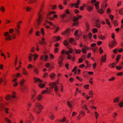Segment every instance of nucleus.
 Segmentation results:
<instances>
[{
  "label": "nucleus",
  "mask_w": 123,
  "mask_h": 123,
  "mask_svg": "<svg viewBox=\"0 0 123 123\" xmlns=\"http://www.w3.org/2000/svg\"><path fill=\"white\" fill-rule=\"evenodd\" d=\"M67 104L69 108H71L73 107L72 105L70 102L69 101H67Z\"/></svg>",
  "instance_id": "4be33fe9"
},
{
  "label": "nucleus",
  "mask_w": 123,
  "mask_h": 123,
  "mask_svg": "<svg viewBox=\"0 0 123 123\" xmlns=\"http://www.w3.org/2000/svg\"><path fill=\"white\" fill-rule=\"evenodd\" d=\"M5 108V105L3 104H0V110H1L2 109Z\"/></svg>",
  "instance_id": "a211bd4d"
},
{
  "label": "nucleus",
  "mask_w": 123,
  "mask_h": 123,
  "mask_svg": "<svg viewBox=\"0 0 123 123\" xmlns=\"http://www.w3.org/2000/svg\"><path fill=\"white\" fill-rule=\"evenodd\" d=\"M116 64L115 63H113L112 64H110L109 66L111 68H114V66H116Z\"/></svg>",
  "instance_id": "aec40b11"
},
{
  "label": "nucleus",
  "mask_w": 123,
  "mask_h": 123,
  "mask_svg": "<svg viewBox=\"0 0 123 123\" xmlns=\"http://www.w3.org/2000/svg\"><path fill=\"white\" fill-rule=\"evenodd\" d=\"M60 39V37H57L56 36H54L53 37V40H55L56 41H58Z\"/></svg>",
  "instance_id": "c85d7f7f"
},
{
  "label": "nucleus",
  "mask_w": 123,
  "mask_h": 123,
  "mask_svg": "<svg viewBox=\"0 0 123 123\" xmlns=\"http://www.w3.org/2000/svg\"><path fill=\"white\" fill-rule=\"evenodd\" d=\"M58 84V82H53L50 85V86H51L52 88H53L55 86L56 84Z\"/></svg>",
  "instance_id": "412c9836"
},
{
  "label": "nucleus",
  "mask_w": 123,
  "mask_h": 123,
  "mask_svg": "<svg viewBox=\"0 0 123 123\" xmlns=\"http://www.w3.org/2000/svg\"><path fill=\"white\" fill-rule=\"evenodd\" d=\"M15 94V92H13L12 96H11L10 95H8L6 96V99L7 100H12V98H15L16 97Z\"/></svg>",
  "instance_id": "39448f33"
},
{
  "label": "nucleus",
  "mask_w": 123,
  "mask_h": 123,
  "mask_svg": "<svg viewBox=\"0 0 123 123\" xmlns=\"http://www.w3.org/2000/svg\"><path fill=\"white\" fill-rule=\"evenodd\" d=\"M119 106L121 107H123V101H121L119 104Z\"/></svg>",
  "instance_id": "37998d69"
},
{
  "label": "nucleus",
  "mask_w": 123,
  "mask_h": 123,
  "mask_svg": "<svg viewBox=\"0 0 123 123\" xmlns=\"http://www.w3.org/2000/svg\"><path fill=\"white\" fill-rule=\"evenodd\" d=\"M38 85L41 88H43L44 87L45 84H42L39 83L38 84Z\"/></svg>",
  "instance_id": "393cba45"
},
{
  "label": "nucleus",
  "mask_w": 123,
  "mask_h": 123,
  "mask_svg": "<svg viewBox=\"0 0 123 123\" xmlns=\"http://www.w3.org/2000/svg\"><path fill=\"white\" fill-rule=\"evenodd\" d=\"M115 37L114 34L112 33V38L114 39V40L113 41H111V43H109L110 47H114L117 44V42L114 39Z\"/></svg>",
  "instance_id": "7ed1b4c3"
},
{
  "label": "nucleus",
  "mask_w": 123,
  "mask_h": 123,
  "mask_svg": "<svg viewBox=\"0 0 123 123\" xmlns=\"http://www.w3.org/2000/svg\"><path fill=\"white\" fill-rule=\"evenodd\" d=\"M34 80L35 81V83H36L37 82L41 83L42 82V80H41L39 78H37L36 77L34 79Z\"/></svg>",
  "instance_id": "4468645a"
},
{
  "label": "nucleus",
  "mask_w": 123,
  "mask_h": 123,
  "mask_svg": "<svg viewBox=\"0 0 123 123\" xmlns=\"http://www.w3.org/2000/svg\"><path fill=\"white\" fill-rule=\"evenodd\" d=\"M48 58V56L47 55H42L41 56L40 59L41 61L44 60L45 61H47Z\"/></svg>",
  "instance_id": "0eeeda50"
},
{
  "label": "nucleus",
  "mask_w": 123,
  "mask_h": 123,
  "mask_svg": "<svg viewBox=\"0 0 123 123\" xmlns=\"http://www.w3.org/2000/svg\"><path fill=\"white\" fill-rule=\"evenodd\" d=\"M66 54L68 55L67 58L68 59L70 60L71 58V55L69 54L68 52V51H66Z\"/></svg>",
  "instance_id": "f3484780"
},
{
  "label": "nucleus",
  "mask_w": 123,
  "mask_h": 123,
  "mask_svg": "<svg viewBox=\"0 0 123 123\" xmlns=\"http://www.w3.org/2000/svg\"><path fill=\"white\" fill-rule=\"evenodd\" d=\"M37 99L38 100H40L42 99V96L41 95H39L38 96H37Z\"/></svg>",
  "instance_id": "2f4dec72"
},
{
  "label": "nucleus",
  "mask_w": 123,
  "mask_h": 123,
  "mask_svg": "<svg viewBox=\"0 0 123 123\" xmlns=\"http://www.w3.org/2000/svg\"><path fill=\"white\" fill-rule=\"evenodd\" d=\"M33 56V54H30L29 56L28 57V58L29 59V61L30 62H31Z\"/></svg>",
  "instance_id": "6ab92c4d"
},
{
  "label": "nucleus",
  "mask_w": 123,
  "mask_h": 123,
  "mask_svg": "<svg viewBox=\"0 0 123 123\" xmlns=\"http://www.w3.org/2000/svg\"><path fill=\"white\" fill-rule=\"evenodd\" d=\"M5 39L6 40H11L12 39V38L11 36L10 35H9L8 36L6 37L5 38Z\"/></svg>",
  "instance_id": "7c9ffc66"
},
{
  "label": "nucleus",
  "mask_w": 123,
  "mask_h": 123,
  "mask_svg": "<svg viewBox=\"0 0 123 123\" xmlns=\"http://www.w3.org/2000/svg\"><path fill=\"white\" fill-rule=\"evenodd\" d=\"M50 66V64L49 63H47L46 65H45V66L47 68H49V66Z\"/></svg>",
  "instance_id": "4d7b16f0"
},
{
  "label": "nucleus",
  "mask_w": 123,
  "mask_h": 123,
  "mask_svg": "<svg viewBox=\"0 0 123 123\" xmlns=\"http://www.w3.org/2000/svg\"><path fill=\"white\" fill-rule=\"evenodd\" d=\"M47 22L50 25L52 26H53L54 28H53V29H55V31H54V32L55 33H56L58 30L59 28H56L55 25H54V24L52 22H49L48 21H47Z\"/></svg>",
  "instance_id": "423d86ee"
},
{
  "label": "nucleus",
  "mask_w": 123,
  "mask_h": 123,
  "mask_svg": "<svg viewBox=\"0 0 123 123\" xmlns=\"http://www.w3.org/2000/svg\"><path fill=\"white\" fill-rule=\"evenodd\" d=\"M106 60V55H105L104 56H102L101 62H105Z\"/></svg>",
  "instance_id": "f8f14e48"
},
{
  "label": "nucleus",
  "mask_w": 123,
  "mask_h": 123,
  "mask_svg": "<svg viewBox=\"0 0 123 123\" xmlns=\"http://www.w3.org/2000/svg\"><path fill=\"white\" fill-rule=\"evenodd\" d=\"M70 30L68 28L65 31L62 32V33L63 35H65V34H68Z\"/></svg>",
  "instance_id": "2eb2a0df"
},
{
  "label": "nucleus",
  "mask_w": 123,
  "mask_h": 123,
  "mask_svg": "<svg viewBox=\"0 0 123 123\" xmlns=\"http://www.w3.org/2000/svg\"><path fill=\"white\" fill-rule=\"evenodd\" d=\"M83 59H81V58H80L79 59V63H80L82 62V61Z\"/></svg>",
  "instance_id": "052dcab7"
},
{
  "label": "nucleus",
  "mask_w": 123,
  "mask_h": 123,
  "mask_svg": "<svg viewBox=\"0 0 123 123\" xmlns=\"http://www.w3.org/2000/svg\"><path fill=\"white\" fill-rule=\"evenodd\" d=\"M40 34V32L39 31H37L36 34V36H39Z\"/></svg>",
  "instance_id": "5fc2aeb1"
},
{
  "label": "nucleus",
  "mask_w": 123,
  "mask_h": 123,
  "mask_svg": "<svg viewBox=\"0 0 123 123\" xmlns=\"http://www.w3.org/2000/svg\"><path fill=\"white\" fill-rule=\"evenodd\" d=\"M55 12H52L49 13L47 16V18L50 21H52L54 20V18L53 17L55 18H57V16L56 15H54L52 16V14H55Z\"/></svg>",
  "instance_id": "f03ea898"
},
{
  "label": "nucleus",
  "mask_w": 123,
  "mask_h": 123,
  "mask_svg": "<svg viewBox=\"0 0 123 123\" xmlns=\"http://www.w3.org/2000/svg\"><path fill=\"white\" fill-rule=\"evenodd\" d=\"M99 51L100 54H101L103 52V50L101 47L99 48Z\"/></svg>",
  "instance_id": "864d4df0"
},
{
  "label": "nucleus",
  "mask_w": 123,
  "mask_h": 123,
  "mask_svg": "<svg viewBox=\"0 0 123 123\" xmlns=\"http://www.w3.org/2000/svg\"><path fill=\"white\" fill-rule=\"evenodd\" d=\"M68 52L69 53H71L72 52V49L71 48H69V49L68 51Z\"/></svg>",
  "instance_id": "0e129e2a"
},
{
  "label": "nucleus",
  "mask_w": 123,
  "mask_h": 123,
  "mask_svg": "<svg viewBox=\"0 0 123 123\" xmlns=\"http://www.w3.org/2000/svg\"><path fill=\"white\" fill-rule=\"evenodd\" d=\"M35 106L39 109V111H38L35 108H34L33 109V111L37 114L39 113L41 111L42 109H43V106L39 102L36 103L35 104Z\"/></svg>",
  "instance_id": "f257e3e1"
},
{
  "label": "nucleus",
  "mask_w": 123,
  "mask_h": 123,
  "mask_svg": "<svg viewBox=\"0 0 123 123\" xmlns=\"http://www.w3.org/2000/svg\"><path fill=\"white\" fill-rule=\"evenodd\" d=\"M69 42L73 45H75L76 44V42L75 41L74 39L72 38H70L69 39Z\"/></svg>",
  "instance_id": "6e6552de"
},
{
  "label": "nucleus",
  "mask_w": 123,
  "mask_h": 123,
  "mask_svg": "<svg viewBox=\"0 0 123 123\" xmlns=\"http://www.w3.org/2000/svg\"><path fill=\"white\" fill-rule=\"evenodd\" d=\"M87 9L88 11L90 12L92 10V8L91 6H88L87 7Z\"/></svg>",
  "instance_id": "5701e85b"
},
{
  "label": "nucleus",
  "mask_w": 123,
  "mask_h": 123,
  "mask_svg": "<svg viewBox=\"0 0 123 123\" xmlns=\"http://www.w3.org/2000/svg\"><path fill=\"white\" fill-rule=\"evenodd\" d=\"M54 87V90L55 92L56 93H57V92H58V87L57 86H55Z\"/></svg>",
  "instance_id": "72a5a7b5"
},
{
  "label": "nucleus",
  "mask_w": 123,
  "mask_h": 123,
  "mask_svg": "<svg viewBox=\"0 0 123 123\" xmlns=\"http://www.w3.org/2000/svg\"><path fill=\"white\" fill-rule=\"evenodd\" d=\"M22 23V21H19L17 22L16 23L17 25H19V26H20V25L21 23Z\"/></svg>",
  "instance_id": "338daca9"
},
{
  "label": "nucleus",
  "mask_w": 123,
  "mask_h": 123,
  "mask_svg": "<svg viewBox=\"0 0 123 123\" xmlns=\"http://www.w3.org/2000/svg\"><path fill=\"white\" fill-rule=\"evenodd\" d=\"M98 31V29L96 28H93L92 30V31L93 33L94 34L95 33Z\"/></svg>",
  "instance_id": "a878e982"
},
{
  "label": "nucleus",
  "mask_w": 123,
  "mask_h": 123,
  "mask_svg": "<svg viewBox=\"0 0 123 123\" xmlns=\"http://www.w3.org/2000/svg\"><path fill=\"white\" fill-rule=\"evenodd\" d=\"M115 79V78L114 77H112L110 79H109V81H112Z\"/></svg>",
  "instance_id": "de8ad7c7"
},
{
  "label": "nucleus",
  "mask_w": 123,
  "mask_h": 123,
  "mask_svg": "<svg viewBox=\"0 0 123 123\" xmlns=\"http://www.w3.org/2000/svg\"><path fill=\"white\" fill-rule=\"evenodd\" d=\"M5 120L7 123H11V121L7 118H6Z\"/></svg>",
  "instance_id": "a19ab883"
},
{
  "label": "nucleus",
  "mask_w": 123,
  "mask_h": 123,
  "mask_svg": "<svg viewBox=\"0 0 123 123\" xmlns=\"http://www.w3.org/2000/svg\"><path fill=\"white\" fill-rule=\"evenodd\" d=\"M41 32L42 35L44 36V30L43 28H42L41 29Z\"/></svg>",
  "instance_id": "79ce46f5"
},
{
  "label": "nucleus",
  "mask_w": 123,
  "mask_h": 123,
  "mask_svg": "<svg viewBox=\"0 0 123 123\" xmlns=\"http://www.w3.org/2000/svg\"><path fill=\"white\" fill-rule=\"evenodd\" d=\"M30 120H26V121L27 122H28L29 123H31V121L32 120H33L34 119V118H33V117H31V118H30Z\"/></svg>",
  "instance_id": "c9c22d12"
},
{
  "label": "nucleus",
  "mask_w": 123,
  "mask_h": 123,
  "mask_svg": "<svg viewBox=\"0 0 123 123\" xmlns=\"http://www.w3.org/2000/svg\"><path fill=\"white\" fill-rule=\"evenodd\" d=\"M38 15L39 16L38 17V18L37 19V25L36 26V28L37 29L38 28V26L40 24L41 22V21L42 19L41 17V15H40V12L39 13Z\"/></svg>",
  "instance_id": "20e7f679"
},
{
  "label": "nucleus",
  "mask_w": 123,
  "mask_h": 123,
  "mask_svg": "<svg viewBox=\"0 0 123 123\" xmlns=\"http://www.w3.org/2000/svg\"><path fill=\"white\" fill-rule=\"evenodd\" d=\"M116 69L119 70H120L122 69V68L119 66H117L116 67Z\"/></svg>",
  "instance_id": "bf43d9fd"
},
{
  "label": "nucleus",
  "mask_w": 123,
  "mask_h": 123,
  "mask_svg": "<svg viewBox=\"0 0 123 123\" xmlns=\"http://www.w3.org/2000/svg\"><path fill=\"white\" fill-rule=\"evenodd\" d=\"M96 63H95L93 64V69H95L96 68Z\"/></svg>",
  "instance_id": "774afa93"
},
{
  "label": "nucleus",
  "mask_w": 123,
  "mask_h": 123,
  "mask_svg": "<svg viewBox=\"0 0 123 123\" xmlns=\"http://www.w3.org/2000/svg\"><path fill=\"white\" fill-rule=\"evenodd\" d=\"M88 48L87 47L84 45L83 47V49H82V51L84 53H86V50H88Z\"/></svg>",
  "instance_id": "9b49d317"
},
{
  "label": "nucleus",
  "mask_w": 123,
  "mask_h": 123,
  "mask_svg": "<svg viewBox=\"0 0 123 123\" xmlns=\"http://www.w3.org/2000/svg\"><path fill=\"white\" fill-rule=\"evenodd\" d=\"M80 2V1L78 0L76 1V3L75 4L74 6L76 8H79L78 5L79 4Z\"/></svg>",
  "instance_id": "dca6fc26"
},
{
  "label": "nucleus",
  "mask_w": 123,
  "mask_h": 123,
  "mask_svg": "<svg viewBox=\"0 0 123 123\" xmlns=\"http://www.w3.org/2000/svg\"><path fill=\"white\" fill-rule=\"evenodd\" d=\"M55 75V74L53 73L50 74V77L52 78H53Z\"/></svg>",
  "instance_id": "8fccbe9b"
},
{
  "label": "nucleus",
  "mask_w": 123,
  "mask_h": 123,
  "mask_svg": "<svg viewBox=\"0 0 123 123\" xmlns=\"http://www.w3.org/2000/svg\"><path fill=\"white\" fill-rule=\"evenodd\" d=\"M109 17L111 19V21H112V20H113V19L114 16L110 14L109 15Z\"/></svg>",
  "instance_id": "e2e57ef3"
},
{
  "label": "nucleus",
  "mask_w": 123,
  "mask_h": 123,
  "mask_svg": "<svg viewBox=\"0 0 123 123\" xmlns=\"http://www.w3.org/2000/svg\"><path fill=\"white\" fill-rule=\"evenodd\" d=\"M16 32L17 33V35L18 36L20 35V31L18 29L15 28Z\"/></svg>",
  "instance_id": "58836bf2"
},
{
  "label": "nucleus",
  "mask_w": 123,
  "mask_h": 123,
  "mask_svg": "<svg viewBox=\"0 0 123 123\" xmlns=\"http://www.w3.org/2000/svg\"><path fill=\"white\" fill-rule=\"evenodd\" d=\"M111 21L112 23L115 26H116L117 25V21L112 20V21Z\"/></svg>",
  "instance_id": "f704fd0d"
},
{
  "label": "nucleus",
  "mask_w": 123,
  "mask_h": 123,
  "mask_svg": "<svg viewBox=\"0 0 123 123\" xmlns=\"http://www.w3.org/2000/svg\"><path fill=\"white\" fill-rule=\"evenodd\" d=\"M9 33L8 32H5L4 33V35L5 36L7 37L9 35Z\"/></svg>",
  "instance_id": "6e6d98bb"
},
{
  "label": "nucleus",
  "mask_w": 123,
  "mask_h": 123,
  "mask_svg": "<svg viewBox=\"0 0 123 123\" xmlns=\"http://www.w3.org/2000/svg\"><path fill=\"white\" fill-rule=\"evenodd\" d=\"M66 17V14L64 13L63 15H61V19H62V22H66L65 20L64 19V18L65 17Z\"/></svg>",
  "instance_id": "1a4fd4ad"
},
{
  "label": "nucleus",
  "mask_w": 123,
  "mask_h": 123,
  "mask_svg": "<svg viewBox=\"0 0 123 123\" xmlns=\"http://www.w3.org/2000/svg\"><path fill=\"white\" fill-rule=\"evenodd\" d=\"M31 7H30L29 6H27L26 7V9L27 12H29L31 10Z\"/></svg>",
  "instance_id": "ea45409f"
},
{
  "label": "nucleus",
  "mask_w": 123,
  "mask_h": 123,
  "mask_svg": "<svg viewBox=\"0 0 123 123\" xmlns=\"http://www.w3.org/2000/svg\"><path fill=\"white\" fill-rule=\"evenodd\" d=\"M98 38L101 40H104L105 39V37L104 36H103L101 35H98Z\"/></svg>",
  "instance_id": "cd10ccee"
},
{
  "label": "nucleus",
  "mask_w": 123,
  "mask_h": 123,
  "mask_svg": "<svg viewBox=\"0 0 123 123\" xmlns=\"http://www.w3.org/2000/svg\"><path fill=\"white\" fill-rule=\"evenodd\" d=\"M85 25H86V28H87V31H88V30H89V25L87 23H85Z\"/></svg>",
  "instance_id": "c03bdc74"
},
{
  "label": "nucleus",
  "mask_w": 123,
  "mask_h": 123,
  "mask_svg": "<svg viewBox=\"0 0 123 123\" xmlns=\"http://www.w3.org/2000/svg\"><path fill=\"white\" fill-rule=\"evenodd\" d=\"M64 44L66 46L68 47H69V46L68 45L69 43L68 42V41L67 40H66L65 41V42L64 43Z\"/></svg>",
  "instance_id": "473e14b6"
},
{
  "label": "nucleus",
  "mask_w": 123,
  "mask_h": 123,
  "mask_svg": "<svg viewBox=\"0 0 123 123\" xmlns=\"http://www.w3.org/2000/svg\"><path fill=\"white\" fill-rule=\"evenodd\" d=\"M99 2H97L96 4H95L96 8L97 9H98L99 8V6H98Z\"/></svg>",
  "instance_id": "c756f323"
},
{
  "label": "nucleus",
  "mask_w": 123,
  "mask_h": 123,
  "mask_svg": "<svg viewBox=\"0 0 123 123\" xmlns=\"http://www.w3.org/2000/svg\"><path fill=\"white\" fill-rule=\"evenodd\" d=\"M34 71L35 72L36 74H38V72L37 68H34Z\"/></svg>",
  "instance_id": "49530a36"
},
{
  "label": "nucleus",
  "mask_w": 123,
  "mask_h": 123,
  "mask_svg": "<svg viewBox=\"0 0 123 123\" xmlns=\"http://www.w3.org/2000/svg\"><path fill=\"white\" fill-rule=\"evenodd\" d=\"M119 13L121 15H123V8H121L119 10Z\"/></svg>",
  "instance_id": "4c0bfd02"
},
{
  "label": "nucleus",
  "mask_w": 123,
  "mask_h": 123,
  "mask_svg": "<svg viewBox=\"0 0 123 123\" xmlns=\"http://www.w3.org/2000/svg\"><path fill=\"white\" fill-rule=\"evenodd\" d=\"M94 113L95 114V116L96 117V119H97L98 118V113L96 111H95Z\"/></svg>",
  "instance_id": "09e8293b"
},
{
  "label": "nucleus",
  "mask_w": 123,
  "mask_h": 123,
  "mask_svg": "<svg viewBox=\"0 0 123 123\" xmlns=\"http://www.w3.org/2000/svg\"><path fill=\"white\" fill-rule=\"evenodd\" d=\"M105 20L107 24L108 25H110V23L109 22V20L108 19H105Z\"/></svg>",
  "instance_id": "680f3d73"
},
{
  "label": "nucleus",
  "mask_w": 123,
  "mask_h": 123,
  "mask_svg": "<svg viewBox=\"0 0 123 123\" xmlns=\"http://www.w3.org/2000/svg\"><path fill=\"white\" fill-rule=\"evenodd\" d=\"M119 98L118 97H117L114 99V101L115 103H116L119 101Z\"/></svg>",
  "instance_id": "b1692460"
},
{
  "label": "nucleus",
  "mask_w": 123,
  "mask_h": 123,
  "mask_svg": "<svg viewBox=\"0 0 123 123\" xmlns=\"http://www.w3.org/2000/svg\"><path fill=\"white\" fill-rule=\"evenodd\" d=\"M98 49V48L97 47H95V48L92 49L94 52H95Z\"/></svg>",
  "instance_id": "13d9d810"
},
{
  "label": "nucleus",
  "mask_w": 123,
  "mask_h": 123,
  "mask_svg": "<svg viewBox=\"0 0 123 123\" xmlns=\"http://www.w3.org/2000/svg\"><path fill=\"white\" fill-rule=\"evenodd\" d=\"M80 52L81 50L79 49L76 50L75 51V52L77 54L80 53Z\"/></svg>",
  "instance_id": "603ef678"
},
{
  "label": "nucleus",
  "mask_w": 123,
  "mask_h": 123,
  "mask_svg": "<svg viewBox=\"0 0 123 123\" xmlns=\"http://www.w3.org/2000/svg\"><path fill=\"white\" fill-rule=\"evenodd\" d=\"M23 74L25 75H27L28 74V73L25 69V68H24L23 70Z\"/></svg>",
  "instance_id": "e433bc0d"
},
{
  "label": "nucleus",
  "mask_w": 123,
  "mask_h": 123,
  "mask_svg": "<svg viewBox=\"0 0 123 123\" xmlns=\"http://www.w3.org/2000/svg\"><path fill=\"white\" fill-rule=\"evenodd\" d=\"M49 117L51 120H53L54 119V116L53 114L51 112L49 114Z\"/></svg>",
  "instance_id": "ddd939ff"
},
{
  "label": "nucleus",
  "mask_w": 123,
  "mask_h": 123,
  "mask_svg": "<svg viewBox=\"0 0 123 123\" xmlns=\"http://www.w3.org/2000/svg\"><path fill=\"white\" fill-rule=\"evenodd\" d=\"M79 20V18L74 17L73 19V21L74 22L73 24L74 25H77L78 24L77 21Z\"/></svg>",
  "instance_id": "9d476101"
},
{
  "label": "nucleus",
  "mask_w": 123,
  "mask_h": 123,
  "mask_svg": "<svg viewBox=\"0 0 123 123\" xmlns=\"http://www.w3.org/2000/svg\"><path fill=\"white\" fill-rule=\"evenodd\" d=\"M97 11L99 13L101 14L103 13L104 12V11L102 9H101L99 10H97Z\"/></svg>",
  "instance_id": "bb28decb"
},
{
  "label": "nucleus",
  "mask_w": 123,
  "mask_h": 123,
  "mask_svg": "<svg viewBox=\"0 0 123 123\" xmlns=\"http://www.w3.org/2000/svg\"><path fill=\"white\" fill-rule=\"evenodd\" d=\"M48 76V74L47 73H44L43 74V77L45 78L47 76Z\"/></svg>",
  "instance_id": "69168bd1"
},
{
  "label": "nucleus",
  "mask_w": 123,
  "mask_h": 123,
  "mask_svg": "<svg viewBox=\"0 0 123 123\" xmlns=\"http://www.w3.org/2000/svg\"><path fill=\"white\" fill-rule=\"evenodd\" d=\"M25 80H22L20 82V84L21 85H22L24 84V83L25 82Z\"/></svg>",
  "instance_id": "a18cd8bd"
},
{
  "label": "nucleus",
  "mask_w": 123,
  "mask_h": 123,
  "mask_svg": "<svg viewBox=\"0 0 123 123\" xmlns=\"http://www.w3.org/2000/svg\"><path fill=\"white\" fill-rule=\"evenodd\" d=\"M78 30H76L75 31L74 35L75 36L79 35V34L78 35Z\"/></svg>",
  "instance_id": "3c124183"
}]
</instances>
